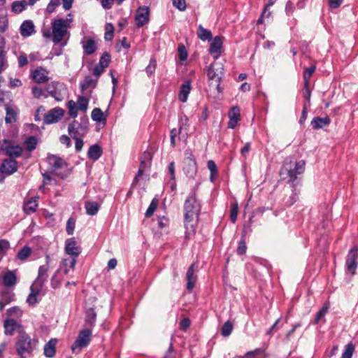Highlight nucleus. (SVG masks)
<instances>
[{
    "label": "nucleus",
    "instance_id": "nucleus-50",
    "mask_svg": "<svg viewBox=\"0 0 358 358\" xmlns=\"http://www.w3.org/2000/svg\"><path fill=\"white\" fill-rule=\"evenodd\" d=\"M303 96L305 99L304 103H306L307 106L308 107L310 105V97H311V90L310 89V83H307V85H306L303 83Z\"/></svg>",
    "mask_w": 358,
    "mask_h": 358
},
{
    "label": "nucleus",
    "instance_id": "nucleus-29",
    "mask_svg": "<svg viewBox=\"0 0 358 358\" xmlns=\"http://www.w3.org/2000/svg\"><path fill=\"white\" fill-rule=\"evenodd\" d=\"M103 150L98 144L91 145L87 151V157L93 161H97L102 155Z\"/></svg>",
    "mask_w": 358,
    "mask_h": 358
},
{
    "label": "nucleus",
    "instance_id": "nucleus-57",
    "mask_svg": "<svg viewBox=\"0 0 358 358\" xmlns=\"http://www.w3.org/2000/svg\"><path fill=\"white\" fill-rule=\"evenodd\" d=\"M60 4V0H50L46 7V12L48 13H52L55 8Z\"/></svg>",
    "mask_w": 358,
    "mask_h": 358
},
{
    "label": "nucleus",
    "instance_id": "nucleus-21",
    "mask_svg": "<svg viewBox=\"0 0 358 358\" xmlns=\"http://www.w3.org/2000/svg\"><path fill=\"white\" fill-rule=\"evenodd\" d=\"M240 109L238 106H234L229 112V120L227 123V127L229 129H234L240 120Z\"/></svg>",
    "mask_w": 358,
    "mask_h": 358
},
{
    "label": "nucleus",
    "instance_id": "nucleus-43",
    "mask_svg": "<svg viewBox=\"0 0 358 358\" xmlns=\"http://www.w3.org/2000/svg\"><path fill=\"white\" fill-rule=\"evenodd\" d=\"M31 254L30 247L25 245L17 252V257L21 261H25Z\"/></svg>",
    "mask_w": 358,
    "mask_h": 358
},
{
    "label": "nucleus",
    "instance_id": "nucleus-7",
    "mask_svg": "<svg viewBox=\"0 0 358 358\" xmlns=\"http://www.w3.org/2000/svg\"><path fill=\"white\" fill-rule=\"evenodd\" d=\"M81 122L73 120L69 124L68 132L71 138L78 136H85L89 131V120L87 117L80 118Z\"/></svg>",
    "mask_w": 358,
    "mask_h": 358
},
{
    "label": "nucleus",
    "instance_id": "nucleus-13",
    "mask_svg": "<svg viewBox=\"0 0 358 358\" xmlns=\"http://www.w3.org/2000/svg\"><path fill=\"white\" fill-rule=\"evenodd\" d=\"M150 21V8L148 6H142L136 10L135 15L136 26L138 28L143 27Z\"/></svg>",
    "mask_w": 358,
    "mask_h": 358
},
{
    "label": "nucleus",
    "instance_id": "nucleus-49",
    "mask_svg": "<svg viewBox=\"0 0 358 358\" xmlns=\"http://www.w3.org/2000/svg\"><path fill=\"white\" fill-rule=\"evenodd\" d=\"M157 204L158 200L156 198H154L150 202L148 209L145 211V216L146 217H150L153 215V213L157 209Z\"/></svg>",
    "mask_w": 358,
    "mask_h": 358
},
{
    "label": "nucleus",
    "instance_id": "nucleus-44",
    "mask_svg": "<svg viewBox=\"0 0 358 358\" xmlns=\"http://www.w3.org/2000/svg\"><path fill=\"white\" fill-rule=\"evenodd\" d=\"M292 194L289 196V199L285 202L287 206H291L294 204L299 199V190L296 189V187H292Z\"/></svg>",
    "mask_w": 358,
    "mask_h": 358
},
{
    "label": "nucleus",
    "instance_id": "nucleus-58",
    "mask_svg": "<svg viewBox=\"0 0 358 358\" xmlns=\"http://www.w3.org/2000/svg\"><path fill=\"white\" fill-rule=\"evenodd\" d=\"M66 45V42L62 44L59 47H53L50 52V56L52 58L54 56H60L63 52V48Z\"/></svg>",
    "mask_w": 358,
    "mask_h": 358
},
{
    "label": "nucleus",
    "instance_id": "nucleus-5",
    "mask_svg": "<svg viewBox=\"0 0 358 358\" xmlns=\"http://www.w3.org/2000/svg\"><path fill=\"white\" fill-rule=\"evenodd\" d=\"M47 162L51 169L50 173L62 180L69 177L72 172V168L59 156L48 155Z\"/></svg>",
    "mask_w": 358,
    "mask_h": 358
},
{
    "label": "nucleus",
    "instance_id": "nucleus-53",
    "mask_svg": "<svg viewBox=\"0 0 358 358\" xmlns=\"http://www.w3.org/2000/svg\"><path fill=\"white\" fill-rule=\"evenodd\" d=\"M238 213V206L237 203H234L230 208V220L231 222L235 223L237 220Z\"/></svg>",
    "mask_w": 358,
    "mask_h": 358
},
{
    "label": "nucleus",
    "instance_id": "nucleus-8",
    "mask_svg": "<svg viewBox=\"0 0 358 358\" xmlns=\"http://www.w3.org/2000/svg\"><path fill=\"white\" fill-rule=\"evenodd\" d=\"M1 150L9 157V159H15L20 157L23 152V148L18 144H15L10 140L3 139L1 145Z\"/></svg>",
    "mask_w": 358,
    "mask_h": 358
},
{
    "label": "nucleus",
    "instance_id": "nucleus-46",
    "mask_svg": "<svg viewBox=\"0 0 358 358\" xmlns=\"http://www.w3.org/2000/svg\"><path fill=\"white\" fill-rule=\"evenodd\" d=\"M67 108L69 110V115L73 117L76 118L78 115V106H76V102L73 100H70L67 103Z\"/></svg>",
    "mask_w": 358,
    "mask_h": 358
},
{
    "label": "nucleus",
    "instance_id": "nucleus-55",
    "mask_svg": "<svg viewBox=\"0 0 358 358\" xmlns=\"http://www.w3.org/2000/svg\"><path fill=\"white\" fill-rule=\"evenodd\" d=\"M354 351L355 347L352 343H348L345 346V350L342 355V358H352Z\"/></svg>",
    "mask_w": 358,
    "mask_h": 358
},
{
    "label": "nucleus",
    "instance_id": "nucleus-54",
    "mask_svg": "<svg viewBox=\"0 0 358 358\" xmlns=\"http://www.w3.org/2000/svg\"><path fill=\"white\" fill-rule=\"evenodd\" d=\"M178 57L180 61H185L187 58L188 53L183 44H179L178 47Z\"/></svg>",
    "mask_w": 358,
    "mask_h": 358
},
{
    "label": "nucleus",
    "instance_id": "nucleus-47",
    "mask_svg": "<svg viewBox=\"0 0 358 358\" xmlns=\"http://www.w3.org/2000/svg\"><path fill=\"white\" fill-rule=\"evenodd\" d=\"M232 330H233V325H232L231 322L229 321H227L222 325V327L221 328L220 333L222 336L227 337L231 334Z\"/></svg>",
    "mask_w": 358,
    "mask_h": 358
},
{
    "label": "nucleus",
    "instance_id": "nucleus-27",
    "mask_svg": "<svg viewBox=\"0 0 358 358\" xmlns=\"http://www.w3.org/2000/svg\"><path fill=\"white\" fill-rule=\"evenodd\" d=\"M57 338H51L44 346L43 354L46 357L52 358L56 353Z\"/></svg>",
    "mask_w": 358,
    "mask_h": 358
},
{
    "label": "nucleus",
    "instance_id": "nucleus-11",
    "mask_svg": "<svg viewBox=\"0 0 358 358\" xmlns=\"http://www.w3.org/2000/svg\"><path fill=\"white\" fill-rule=\"evenodd\" d=\"M18 169V163L15 159L6 158L2 160L0 165V174L2 176L1 181L3 182L7 176H11Z\"/></svg>",
    "mask_w": 358,
    "mask_h": 358
},
{
    "label": "nucleus",
    "instance_id": "nucleus-34",
    "mask_svg": "<svg viewBox=\"0 0 358 358\" xmlns=\"http://www.w3.org/2000/svg\"><path fill=\"white\" fill-rule=\"evenodd\" d=\"M38 142V138L35 136L27 137L24 141L25 150L30 152L34 151L36 148Z\"/></svg>",
    "mask_w": 358,
    "mask_h": 358
},
{
    "label": "nucleus",
    "instance_id": "nucleus-56",
    "mask_svg": "<svg viewBox=\"0 0 358 358\" xmlns=\"http://www.w3.org/2000/svg\"><path fill=\"white\" fill-rule=\"evenodd\" d=\"M110 61V55L106 52L101 55L98 64H99L101 66H103V67L106 69L108 66Z\"/></svg>",
    "mask_w": 358,
    "mask_h": 358
},
{
    "label": "nucleus",
    "instance_id": "nucleus-26",
    "mask_svg": "<svg viewBox=\"0 0 358 358\" xmlns=\"http://www.w3.org/2000/svg\"><path fill=\"white\" fill-rule=\"evenodd\" d=\"M2 282L6 287H14L17 283V276L14 271H8L2 275Z\"/></svg>",
    "mask_w": 358,
    "mask_h": 358
},
{
    "label": "nucleus",
    "instance_id": "nucleus-32",
    "mask_svg": "<svg viewBox=\"0 0 358 358\" xmlns=\"http://www.w3.org/2000/svg\"><path fill=\"white\" fill-rule=\"evenodd\" d=\"M96 83V79H93L90 76H86L84 80L80 83V90L82 92H84L91 87L95 88Z\"/></svg>",
    "mask_w": 358,
    "mask_h": 358
},
{
    "label": "nucleus",
    "instance_id": "nucleus-63",
    "mask_svg": "<svg viewBox=\"0 0 358 358\" xmlns=\"http://www.w3.org/2000/svg\"><path fill=\"white\" fill-rule=\"evenodd\" d=\"M31 93L34 98L39 99L41 96H44V91L42 88L34 86L31 88Z\"/></svg>",
    "mask_w": 358,
    "mask_h": 358
},
{
    "label": "nucleus",
    "instance_id": "nucleus-31",
    "mask_svg": "<svg viewBox=\"0 0 358 358\" xmlns=\"http://www.w3.org/2000/svg\"><path fill=\"white\" fill-rule=\"evenodd\" d=\"M41 290V288L31 285L30 287V294L27 296V302L31 306L37 303V296L40 294Z\"/></svg>",
    "mask_w": 358,
    "mask_h": 358
},
{
    "label": "nucleus",
    "instance_id": "nucleus-41",
    "mask_svg": "<svg viewBox=\"0 0 358 358\" xmlns=\"http://www.w3.org/2000/svg\"><path fill=\"white\" fill-rule=\"evenodd\" d=\"M1 299L5 301V303H10L15 301V294L10 290H2L0 293Z\"/></svg>",
    "mask_w": 358,
    "mask_h": 358
},
{
    "label": "nucleus",
    "instance_id": "nucleus-33",
    "mask_svg": "<svg viewBox=\"0 0 358 358\" xmlns=\"http://www.w3.org/2000/svg\"><path fill=\"white\" fill-rule=\"evenodd\" d=\"M17 326V322L14 319H7L4 321V333L6 335H13Z\"/></svg>",
    "mask_w": 358,
    "mask_h": 358
},
{
    "label": "nucleus",
    "instance_id": "nucleus-25",
    "mask_svg": "<svg viewBox=\"0 0 358 358\" xmlns=\"http://www.w3.org/2000/svg\"><path fill=\"white\" fill-rule=\"evenodd\" d=\"M192 87L191 81L185 80L180 86L178 99L182 103H185L190 93Z\"/></svg>",
    "mask_w": 358,
    "mask_h": 358
},
{
    "label": "nucleus",
    "instance_id": "nucleus-1",
    "mask_svg": "<svg viewBox=\"0 0 358 358\" xmlns=\"http://www.w3.org/2000/svg\"><path fill=\"white\" fill-rule=\"evenodd\" d=\"M201 210V204L197 199L196 192L192 190L186 198L183 206L185 238L186 240L190 239L196 234Z\"/></svg>",
    "mask_w": 358,
    "mask_h": 358
},
{
    "label": "nucleus",
    "instance_id": "nucleus-6",
    "mask_svg": "<svg viewBox=\"0 0 358 358\" xmlns=\"http://www.w3.org/2000/svg\"><path fill=\"white\" fill-rule=\"evenodd\" d=\"M37 343L38 340L31 339L30 336L25 333L21 334L15 343V350L20 358H26V355H31Z\"/></svg>",
    "mask_w": 358,
    "mask_h": 358
},
{
    "label": "nucleus",
    "instance_id": "nucleus-51",
    "mask_svg": "<svg viewBox=\"0 0 358 358\" xmlns=\"http://www.w3.org/2000/svg\"><path fill=\"white\" fill-rule=\"evenodd\" d=\"M157 67V61L155 57H152L150 60L149 64L145 67V72L147 75L150 77L155 71Z\"/></svg>",
    "mask_w": 358,
    "mask_h": 358
},
{
    "label": "nucleus",
    "instance_id": "nucleus-64",
    "mask_svg": "<svg viewBox=\"0 0 358 358\" xmlns=\"http://www.w3.org/2000/svg\"><path fill=\"white\" fill-rule=\"evenodd\" d=\"M17 64L19 67H23L28 64V59L25 53H21L17 57Z\"/></svg>",
    "mask_w": 358,
    "mask_h": 358
},
{
    "label": "nucleus",
    "instance_id": "nucleus-15",
    "mask_svg": "<svg viewBox=\"0 0 358 358\" xmlns=\"http://www.w3.org/2000/svg\"><path fill=\"white\" fill-rule=\"evenodd\" d=\"M49 268L50 265L48 264L40 266L38 271L37 278L35 279L32 285L42 289L45 282L48 280Z\"/></svg>",
    "mask_w": 358,
    "mask_h": 358
},
{
    "label": "nucleus",
    "instance_id": "nucleus-20",
    "mask_svg": "<svg viewBox=\"0 0 358 358\" xmlns=\"http://www.w3.org/2000/svg\"><path fill=\"white\" fill-rule=\"evenodd\" d=\"M96 313L94 308L90 307L85 310V325L87 328L92 329L95 326Z\"/></svg>",
    "mask_w": 358,
    "mask_h": 358
},
{
    "label": "nucleus",
    "instance_id": "nucleus-10",
    "mask_svg": "<svg viewBox=\"0 0 358 358\" xmlns=\"http://www.w3.org/2000/svg\"><path fill=\"white\" fill-rule=\"evenodd\" d=\"M92 329L86 328L81 330L77 338L71 346V350L74 352L78 348V350L85 348L90 342L92 338Z\"/></svg>",
    "mask_w": 358,
    "mask_h": 358
},
{
    "label": "nucleus",
    "instance_id": "nucleus-17",
    "mask_svg": "<svg viewBox=\"0 0 358 358\" xmlns=\"http://www.w3.org/2000/svg\"><path fill=\"white\" fill-rule=\"evenodd\" d=\"M222 38L221 36H216L210 44L209 53L215 59L220 57L222 48Z\"/></svg>",
    "mask_w": 358,
    "mask_h": 358
},
{
    "label": "nucleus",
    "instance_id": "nucleus-60",
    "mask_svg": "<svg viewBox=\"0 0 358 358\" xmlns=\"http://www.w3.org/2000/svg\"><path fill=\"white\" fill-rule=\"evenodd\" d=\"M76 222L73 218H69L66 222V231L68 235H72L74 231Z\"/></svg>",
    "mask_w": 358,
    "mask_h": 358
},
{
    "label": "nucleus",
    "instance_id": "nucleus-2",
    "mask_svg": "<svg viewBox=\"0 0 358 358\" xmlns=\"http://www.w3.org/2000/svg\"><path fill=\"white\" fill-rule=\"evenodd\" d=\"M306 162L296 161L292 157H287L280 170V175L287 178V182L292 187H296L300 182V176L304 173Z\"/></svg>",
    "mask_w": 358,
    "mask_h": 358
},
{
    "label": "nucleus",
    "instance_id": "nucleus-4",
    "mask_svg": "<svg viewBox=\"0 0 358 358\" xmlns=\"http://www.w3.org/2000/svg\"><path fill=\"white\" fill-rule=\"evenodd\" d=\"M64 251L67 255H69L71 257V259H64L61 263V267L64 268V273L68 274L69 270L66 268L67 262H69L70 267L71 268L72 270H73L77 262V259L80 255L82 249L81 247L78 245L74 238H67L65 241Z\"/></svg>",
    "mask_w": 358,
    "mask_h": 358
},
{
    "label": "nucleus",
    "instance_id": "nucleus-28",
    "mask_svg": "<svg viewBox=\"0 0 358 358\" xmlns=\"http://www.w3.org/2000/svg\"><path fill=\"white\" fill-rule=\"evenodd\" d=\"M38 208L37 197H31L24 201L23 205V211L27 215L34 213Z\"/></svg>",
    "mask_w": 358,
    "mask_h": 358
},
{
    "label": "nucleus",
    "instance_id": "nucleus-30",
    "mask_svg": "<svg viewBox=\"0 0 358 358\" xmlns=\"http://www.w3.org/2000/svg\"><path fill=\"white\" fill-rule=\"evenodd\" d=\"M331 122L329 117H315L310 122V125L314 129H322L324 126H328Z\"/></svg>",
    "mask_w": 358,
    "mask_h": 358
},
{
    "label": "nucleus",
    "instance_id": "nucleus-52",
    "mask_svg": "<svg viewBox=\"0 0 358 358\" xmlns=\"http://www.w3.org/2000/svg\"><path fill=\"white\" fill-rule=\"evenodd\" d=\"M6 116L5 117V121L6 123H12L16 120V113L14 110L9 107H6Z\"/></svg>",
    "mask_w": 358,
    "mask_h": 358
},
{
    "label": "nucleus",
    "instance_id": "nucleus-9",
    "mask_svg": "<svg viewBox=\"0 0 358 358\" xmlns=\"http://www.w3.org/2000/svg\"><path fill=\"white\" fill-rule=\"evenodd\" d=\"M358 266V245H354L349 251L345 257V270L351 275L356 273Z\"/></svg>",
    "mask_w": 358,
    "mask_h": 358
},
{
    "label": "nucleus",
    "instance_id": "nucleus-35",
    "mask_svg": "<svg viewBox=\"0 0 358 358\" xmlns=\"http://www.w3.org/2000/svg\"><path fill=\"white\" fill-rule=\"evenodd\" d=\"M85 207L87 214L93 216L98 213L100 206L96 201H86Z\"/></svg>",
    "mask_w": 358,
    "mask_h": 358
},
{
    "label": "nucleus",
    "instance_id": "nucleus-61",
    "mask_svg": "<svg viewBox=\"0 0 358 358\" xmlns=\"http://www.w3.org/2000/svg\"><path fill=\"white\" fill-rule=\"evenodd\" d=\"M173 6L178 9L180 11H184L186 8L185 0H171Z\"/></svg>",
    "mask_w": 358,
    "mask_h": 358
},
{
    "label": "nucleus",
    "instance_id": "nucleus-12",
    "mask_svg": "<svg viewBox=\"0 0 358 358\" xmlns=\"http://www.w3.org/2000/svg\"><path fill=\"white\" fill-rule=\"evenodd\" d=\"M47 90L50 96L56 101H61L64 99L66 88L64 84L52 83L48 85Z\"/></svg>",
    "mask_w": 358,
    "mask_h": 358
},
{
    "label": "nucleus",
    "instance_id": "nucleus-39",
    "mask_svg": "<svg viewBox=\"0 0 358 358\" xmlns=\"http://www.w3.org/2000/svg\"><path fill=\"white\" fill-rule=\"evenodd\" d=\"M316 70L315 65H311L310 67L305 68L303 73V83L306 85L310 83V78Z\"/></svg>",
    "mask_w": 358,
    "mask_h": 358
},
{
    "label": "nucleus",
    "instance_id": "nucleus-18",
    "mask_svg": "<svg viewBox=\"0 0 358 358\" xmlns=\"http://www.w3.org/2000/svg\"><path fill=\"white\" fill-rule=\"evenodd\" d=\"M32 79L37 83H44L49 80L48 71L40 66L36 68L31 74Z\"/></svg>",
    "mask_w": 358,
    "mask_h": 358
},
{
    "label": "nucleus",
    "instance_id": "nucleus-45",
    "mask_svg": "<svg viewBox=\"0 0 358 358\" xmlns=\"http://www.w3.org/2000/svg\"><path fill=\"white\" fill-rule=\"evenodd\" d=\"M60 270L61 268H58L51 278V287L55 289L59 288L61 285L62 278L58 277V274L59 273Z\"/></svg>",
    "mask_w": 358,
    "mask_h": 358
},
{
    "label": "nucleus",
    "instance_id": "nucleus-48",
    "mask_svg": "<svg viewBox=\"0 0 358 358\" xmlns=\"http://www.w3.org/2000/svg\"><path fill=\"white\" fill-rule=\"evenodd\" d=\"M77 103L79 110L84 112L87 110L89 104V99L83 96H80L78 97Z\"/></svg>",
    "mask_w": 358,
    "mask_h": 358
},
{
    "label": "nucleus",
    "instance_id": "nucleus-62",
    "mask_svg": "<svg viewBox=\"0 0 358 358\" xmlns=\"http://www.w3.org/2000/svg\"><path fill=\"white\" fill-rule=\"evenodd\" d=\"M246 249H247V247H246L245 241L244 238H241L239 241L238 244L237 250H236L237 254L239 255H244L246 252Z\"/></svg>",
    "mask_w": 358,
    "mask_h": 358
},
{
    "label": "nucleus",
    "instance_id": "nucleus-19",
    "mask_svg": "<svg viewBox=\"0 0 358 358\" xmlns=\"http://www.w3.org/2000/svg\"><path fill=\"white\" fill-rule=\"evenodd\" d=\"M20 34L24 37H29L36 32L34 22L30 20H24L20 27Z\"/></svg>",
    "mask_w": 358,
    "mask_h": 358
},
{
    "label": "nucleus",
    "instance_id": "nucleus-24",
    "mask_svg": "<svg viewBox=\"0 0 358 358\" xmlns=\"http://www.w3.org/2000/svg\"><path fill=\"white\" fill-rule=\"evenodd\" d=\"M196 161L184 162L183 171L185 175L191 178H194L197 173Z\"/></svg>",
    "mask_w": 358,
    "mask_h": 358
},
{
    "label": "nucleus",
    "instance_id": "nucleus-16",
    "mask_svg": "<svg viewBox=\"0 0 358 358\" xmlns=\"http://www.w3.org/2000/svg\"><path fill=\"white\" fill-rule=\"evenodd\" d=\"M64 110L59 108L51 109L44 115V123L46 124L57 122L64 115Z\"/></svg>",
    "mask_w": 358,
    "mask_h": 358
},
{
    "label": "nucleus",
    "instance_id": "nucleus-40",
    "mask_svg": "<svg viewBox=\"0 0 358 358\" xmlns=\"http://www.w3.org/2000/svg\"><path fill=\"white\" fill-rule=\"evenodd\" d=\"M91 117L93 121L96 122H101V121H106L103 111L99 108H95L92 110L91 113Z\"/></svg>",
    "mask_w": 358,
    "mask_h": 358
},
{
    "label": "nucleus",
    "instance_id": "nucleus-22",
    "mask_svg": "<svg viewBox=\"0 0 358 358\" xmlns=\"http://www.w3.org/2000/svg\"><path fill=\"white\" fill-rule=\"evenodd\" d=\"M187 290L191 292L195 285L197 276L194 275V264H192L187 269L186 273Z\"/></svg>",
    "mask_w": 358,
    "mask_h": 358
},
{
    "label": "nucleus",
    "instance_id": "nucleus-38",
    "mask_svg": "<svg viewBox=\"0 0 358 358\" xmlns=\"http://www.w3.org/2000/svg\"><path fill=\"white\" fill-rule=\"evenodd\" d=\"M152 156L150 152H144L141 158L140 166L141 169L146 170L151 165Z\"/></svg>",
    "mask_w": 358,
    "mask_h": 358
},
{
    "label": "nucleus",
    "instance_id": "nucleus-36",
    "mask_svg": "<svg viewBox=\"0 0 358 358\" xmlns=\"http://www.w3.org/2000/svg\"><path fill=\"white\" fill-rule=\"evenodd\" d=\"M198 37L203 41H210L212 39L213 35L209 29L204 28L201 24L198 26L197 31Z\"/></svg>",
    "mask_w": 358,
    "mask_h": 358
},
{
    "label": "nucleus",
    "instance_id": "nucleus-42",
    "mask_svg": "<svg viewBox=\"0 0 358 358\" xmlns=\"http://www.w3.org/2000/svg\"><path fill=\"white\" fill-rule=\"evenodd\" d=\"M330 308L329 303H325L323 306L319 310L317 313L314 323L318 324L319 322L322 320V318L327 313L329 309Z\"/></svg>",
    "mask_w": 358,
    "mask_h": 358
},
{
    "label": "nucleus",
    "instance_id": "nucleus-37",
    "mask_svg": "<svg viewBox=\"0 0 358 358\" xmlns=\"http://www.w3.org/2000/svg\"><path fill=\"white\" fill-rule=\"evenodd\" d=\"M27 3L25 0L15 1L11 4V10L15 14L22 13L27 8Z\"/></svg>",
    "mask_w": 358,
    "mask_h": 358
},
{
    "label": "nucleus",
    "instance_id": "nucleus-23",
    "mask_svg": "<svg viewBox=\"0 0 358 358\" xmlns=\"http://www.w3.org/2000/svg\"><path fill=\"white\" fill-rule=\"evenodd\" d=\"M81 44L83 52L87 55H92L97 49L96 41L92 38L83 39L81 41Z\"/></svg>",
    "mask_w": 358,
    "mask_h": 358
},
{
    "label": "nucleus",
    "instance_id": "nucleus-59",
    "mask_svg": "<svg viewBox=\"0 0 358 358\" xmlns=\"http://www.w3.org/2000/svg\"><path fill=\"white\" fill-rule=\"evenodd\" d=\"M157 225L159 229L167 228L169 225V219L165 216L159 217Z\"/></svg>",
    "mask_w": 358,
    "mask_h": 358
},
{
    "label": "nucleus",
    "instance_id": "nucleus-3",
    "mask_svg": "<svg viewBox=\"0 0 358 358\" xmlns=\"http://www.w3.org/2000/svg\"><path fill=\"white\" fill-rule=\"evenodd\" d=\"M72 19L57 18L52 22V32L43 31V36L49 38L52 36L55 45L59 44L63 40L68 31V22H71Z\"/></svg>",
    "mask_w": 358,
    "mask_h": 358
},
{
    "label": "nucleus",
    "instance_id": "nucleus-14",
    "mask_svg": "<svg viewBox=\"0 0 358 358\" xmlns=\"http://www.w3.org/2000/svg\"><path fill=\"white\" fill-rule=\"evenodd\" d=\"M224 68L222 64L215 62L207 67V76L209 80L217 78V81L221 82L222 76L224 74Z\"/></svg>",
    "mask_w": 358,
    "mask_h": 358
}]
</instances>
